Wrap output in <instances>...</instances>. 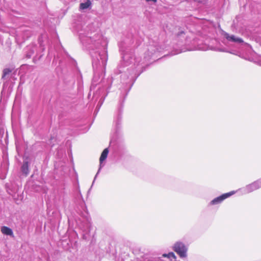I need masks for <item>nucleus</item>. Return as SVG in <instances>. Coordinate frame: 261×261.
I'll list each match as a JSON object with an SVG mask.
<instances>
[{"mask_svg":"<svg viewBox=\"0 0 261 261\" xmlns=\"http://www.w3.org/2000/svg\"><path fill=\"white\" fill-rule=\"evenodd\" d=\"M173 250L180 257L187 256V248L182 242H176L174 245Z\"/></svg>","mask_w":261,"mask_h":261,"instance_id":"obj_1","label":"nucleus"},{"mask_svg":"<svg viewBox=\"0 0 261 261\" xmlns=\"http://www.w3.org/2000/svg\"><path fill=\"white\" fill-rule=\"evenodd\" d=\"M236 193V191H232L229 192L224 193L219 197H217L211 201L210 204L211 205L218 204L221 203L224 200L229 197Z\"/></svg>","mask_w":261,"mask_h":261,"instance_id":"obj_2","label":"nucleus"},{"mask_svg":"<svg viewBox=\"0 0 261 261\" xmlns=\"http://www.w3.org/2000/svg\"><path fill=\"white\" fill-rule=\"evenodd\" d=\"M261 187V182L259 181H255L250 185H249L247 187L248 190L250 191H252L257 189H258Z\"/></svg>","mask_w":261,"mask_h":261,"instance_id":"obj_3","label":"nucleus"},{"mask_svg":"<svg viewBox=\"0 0 261 261\" xmlns=\"http://www.w3.org/2000/svg\"><path fill=\"white\" fill-rule=\"evenodd\" d=\"M225 36L226 38L229 41L238 43L243 42V40L241 38H237L234 35L230 36L228 34H226Z\"/></svg>","mask_w":261,"mask_h":261,"instance_id":"obj_4","label":"nucleus"},{"mask_svg":"<svg viewBox=\"0 0 261 261\" xmlns=\"http://www.w3.org/2000/svg\"><path fill=\"white\" fill-rule=\"evenodd\" d=\"M1 231L4 234L9 235L10 236H12L13 234L12 229L7 226L2 227Z\"/></svg>","mask_w":261,"mask_h":261,"instance_id":"obj_5","label":"nucleus"},{"mask_svg":"<svg viewBox=\"0 0 261 261\" xmlns=\"http://www.w3.org/2000/svg\"><path fill=\"white\" fill-rule=\"evenodd\" d=\"M109 153L108 148H105L102 152L99 158L100 163H102L107 158Z\"/></svg>","mask_w":261,"mask_h":261,"instance_id":"obj_6","label":"nucleus"},{"mask_svg":"<svg viewBox=\"0 0 261 261\" xmlns=\"http://www.w3.org/2000/svg\"><path fill=\"white\" fill-rule=\"evenodd\" d=\"M21 171L25 175L28 174L29 172L28 162L26 161L23 162L21 167Z\"/></svg>","mask_w":261,"mask_h":261,"instance_id":"obj_7","label":"nucleus"},{"mask_svg":"<svg viewBox=\"0 0 261 261\" xmlns=\"http://www.w3.org/2000/svg\"><path fill=\"white\" fill-rule=\"evenodd\" d=\"M91 4L90 1L87 0L85 3H81L80 6L81 9L84 10L88 8Z\"/></svg>","mask_w":261,"mask_h":261,"instance_id":"obj_8","label":"nucleus"},{"mask_svg":"<svg viewBox=\"0 0 261 261\" xmlns=\"http://www.w3.org/2000/svg\"><path fill=\"white\" fill-rule=\"evenodd\" d=\"M12 70L9 68H5L3 71L2 78L4 79L7 75L10 74Z\"/></svg>","mask_w":261,"mask_h":261,"instance_id":"obj_9","label":"nucleus"},{"mask_svg":"<svg viewBox=\"0 0 261 261\" xmlns=\"http://www.w3.org/2000/svg\"><path fill=\"white\" fill-rule=\"evenodd\" d=\"M163 256L164 257H173V258L175 259L176 256L174 253L173 252H169L168 254H164L163 255Z\"/></svg>","mask_w":261,"mask_h":261,"instance_id":"obj_10","label":"nucleus"},{"mask_svg":"<svg viewBox=\"0 0 261 261\" xmlns=\"http://www.w3.org/2000/svg\"><path fill=\"white\" fill-rule=\"evenodd\" d=\"M145 1H147V2L152 1L154 3H155L157 2V0H145Z\"/></svg>","mask_w":261,"mask_h":261,"instance_id":"obj_11","label":"nucleus"}]
</instances>
